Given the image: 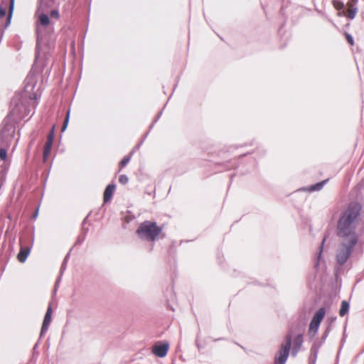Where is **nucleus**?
Returning <instances> with one entry per match:
<instances>
[{"label": "nucleus", "mask_w": 364, "mask_h": 364, "mask_svg": "<svg viewBox=\"0 0 364 364\" xmlns=\"http://www.w3.org/2000/svg\"><path fill=\"white\" fill-rule=\"evenodd\" d=\"M362 211L361 205L352 201L341 213L337 222V235L343 239L353 238L356 235L355 230L359 224Z\"/></svg>", "instance_id": "obj_1"}, {"label": "nucleus", "mask_w": 364, "mask_h": 364, "mask_svg": "<svg viewBox=\"0 0 364 364\" xmlns=\"http://www.w3.org/2000/svg\"><path fill=\"white\" fill-rule=\"evenodd\" d=\"M36 35L35 57L36 60H38L41 54L46 55L54 48L55 42L54 27L46 28V29L36 28Z\"/></svg>", "instance_id": "obj_2"}, {"label": "nucleus", "mask_w": 364, "mask_h": 364, "mask_svg": "<svg viewBox=\"0 0 364 364\" xmlns=\"http://www.w3.org/2000/svg\"><path fill=\"white\" fill-rule=\"evenodd\" d=\"M162 232V228L157 225L156 222L145 220L141 223L136 230L139 237L145 241H155Z\"/></svg>", "instance_id": "obj_3"}, {"label": "nucleus", "mask_w": 364, "mask_h": 364, "mask_svg": "<svg viewBox=\"0 0 364 364\" xmlns=\"http://www.w3.org/2000/svg\"><path fill=\"white\" fill-rule=\"evenodd\" d=\"M358 237L343 239L336 253V262L340 265H344L350 257L355 246L358 243Z\"/></svg>", "instance_id": "obj_4"}, {"label": "nucleus", "mask_w": 364, "mask_h": 364, "mask_svg": "<svg viewBox=\"0 0 364 364\" xmlns=\"http://www.w3.org/2000/svg\"><path fill=\"white\" fill-rule=\"evenodd\" d=\"M14 9V0L3 1L0 5V38L3 37L5 29L11 24Z\"/></svg>", "instance_id": "obj_5"}, {"label": "nucleus", "mask_w": 364, "mask_h": 364, "mask_svg": "<svg viewBox=\"0 0 364 364\" xmlns=\"http://www.w3.org/2000/svg\"><path fill=\"white\" fill-rule=\"evenodd\" d=\"M285 342L282 343L279 352L274 356V364H285L291 349L292 336L289 332L285 336Z\"/></svg>", "instance_id": "obj_6"}, {"label": "nucleus", "mask_w": 364, "mask_h": 364, "mask_svg": "<svg viewBox=\"0 0 364 364\" xmlns=\"http://www.w3.org/2000/svg\"><path fill=\"white\" fill-rule=\"evenodd\" d=\"M23 102L18 97H14L11 102V110L5 119L6 122L9 118H12L14 121H18L23 119Z\"/></svg>", "instance_id": "obj_7"}, {"label": "nucleus", "mask_w": 364, "mask_h": 364, "mask_svg": "<svg viewBox=\"0 0 364 364\" xmlns=\"http://www.w3.org/2000/svg\"><path fill=\"white\" fill-rule=\"evenodd\" d=\"M326 314V309L321 307L318 309L314 314L309 325L308 334L311 339H312L318 332L320 324Z\"/></svg>", "instance_id": "obj_8"}, {"label": "nucleus", "mask_w": 364, "mask_h": 364, "mask_svg": "<svg viewBox=\"0 0 364 364\" xmlns=\"http://www.w3.org/2000/svg\"><path fill=\"white\" fill-rule=\"evenodd\" d=\"M3 124L4 126L0 132V148H8L9 142L14 134L15 128L9 122H6V119L4 120Z\"/></svg>", "instance_id": "obj_9"}, {"label": "nucleus", "mask_w": 364, "mask_h": 364, "mask_svg": "<svg viewBox=\"0 0 364 364\" xmlns=\"http://www.w3.org/2000/svg\"><path fill=\"white\" fill-rule=\"evenodd\" d=\"M169 343L168 342H157L152 347V353L159 358H164L168 351Z\"/></svg>", "instance_id": "obj_10"}, {"label": "nucleus", "mask_w": 364, "mask_h": 364, "mask_svg": "<svg viewBox=\"0 0 364 364\" xmlns=\"http://www.w3.org/2000/svg\"><path fill=\"white\" fill-rule=\"evenodd\" d=\"M51 319H52V307H51V305H49L47 309V311H46V313L44 316L43 321V324L41 326V333H40V338L44 335V333H46L48 331L49 325L51 322Z\"/></svg>", "instance_id": "obj_11"}, {"label": "nucleus", "mask_w": 364, "mask_h": 364, "mask_svg": "<svg viewBox=\"0 0 364 364\" xmlns=\"http://www.w3.org/2000/svg\"><path fill=\"white\" fill-rule=\"evenodd\" d=\"M304 343L303 335L299 333L293 341V348L291 351V355L293 357L296 356L297 353L300 350Z\"/></svg>", "instance_id": "obj_12"}, {"label": "nucleus", "mask_w": 364, "mask_h": 364, "mask_svg": "<svg viewBox=\"0 0 364 364\" xmlns=\"http://www.w3.org/2000/svg\"><path fill=\"white\" fill-rule=\"evenodd\" d=\"M31 250V246H23L21 245L20 251L17 255V258L18 261L21 263H23L26 262L28 256L29 255Z\"/></svg>", "instance_id": "obj_13"}, {"label": "nucleus", "mask_w": 364, "mask_h": 364, "mask_svg": "<svg viewBox=\"0 0 364 364\" xmlns=\"http://www.w3.org/2000/svg\"><path fill=\"white\" fill-rule=\"evenodd\" d=\"M116 188L114 183H109L105 188L104 192V202L107 203L109 201L113 196L114 191Z\"/></svg>", "instance_id": "obj_14"}, {"label": "nucleus", "mask_w": 364, "mask_h": 364, "mask_svg": "<svg viewBox=\"0 0 364 364\" xmlns=\"http://www.w3.org/2000/svg\"><path fill=\"white\" fill-rule=\"evenodd\" d=\"M39 21L40 24L36 28H44V29H46V28L54 27L53 25L50 24L49 16L46 14H41L39 16Z\"/></svg>", "instance_id": "obj_15"}, {"label": "nucleus", "mask_w": 364, "mask_h": 364, "mask_svg": "<svg viewBox=\"0 0 364 364\" xmlns=\"http://www.w3.org/2000/svg\"><path fill=\"white\" fill-rule=\"evenodd\" d=\"M357 2L358 0H350V2L348 3L351 9L349 11L348 14H347V17L351 20L355 17L356 14L358 12V8L356 6H353L357 4Z\"/></svg>", "instance_id": "obj_16"}, {"label": "nucleus", "mask_w": 364, "mask_h": 364, "mask_svg": "<svg viewBox=\"0 0 364 364\" xmlns=\"http://www.w3.org/2000/svg\"><path fill=\"white\" fill-rule=\"evenodd\" d=\"M69 257H70V252H68L66 255V256L65 257L63 262L61 264L60 270V276L57 279L55 285V291H56L57 286L60 281L61 275H62L63 272L65 271V269H66V265H67V262H68V259Z\"/></svg>", "instance_id": "obj_17"}, {"label": "nucleus", "mask_w": 364, "mask_h": 364, "mask_svg": "<svg viewBox=\"0 0 364 364\" xmlns=\"http://www.w3.org/2000/svg\"><path fill=\"white\" fill-rule=\"evenodd\" d=\"M328 179L323 180L315 184L311 185L307 189L310 192L317 191L322 189L323 186L328 182Z\"/></svg>", "instance_id": "obj_18"}, {"label": "nucleus", "mask_w": 364, "mask_h": 364, "mask_svg": "<svg viewBox=\"0 0 364 364\" xmlns=\"http://www.w3.org/2000/svg\"><path fill=\"white\" fill-rule=\"evenodd\" d=\"M350 309V304L348 301L343 300L341 302V308L339 310V315L341 316H344L346 314H347L349 311Z\"/></svg>", "instance_id": "obj_19"}, {"label": "nucleus", "mask_w": 364, "mask_h": 364, "mask_svg": "<svg viewBox=\"0 0 364 364\" xmlns=\"http://www.w3.org/2000/svg\"><path fill=\"white\" fill-rule=\"evenodd\" d=\"M310 351L311 355L309 357V364H316L319 350H317V348L311 347Z\"/></svg>", "instance_id": "obj_20"}, {"label": "nucleus", "mask_w": 364, "mask_h": 364, "mask_svg": "<svg viewBox=\"0 0 364 364\" xmlns=\"http://www.w3.org/2000/svg\"><path fill=\"white\" fill-rule=\"evenodd\" d=\"M53 143L50 141H46L43 148V160L46 161L47 158L50 154V151L52 149Z\"/></svg>", "instance_id": "obj_21"}, {"label": "nucleus", "mask_w": 364, "mask_h": 364, "mask_svg": "<svg viewBox=\"0 0 364 364\" xmlns=\"http://www.w3.org/2000/svg\"><path fill=\"white\" fill-rule=\"evenodd\" d=\"M326 237H324L323 238V240H322V242H321L320 246H319V251L318 252L317 259H316V261L315 262V266L316 267L319 265V260H320V259L321 257V255H322V252H323V245H324V243L326 242Z\"/></svg>", "instance_id": "obj_22"}, {"label": "nucleus", "mask_w": 364, "mask_h": 364, "mask_svg": "<svg viewBox=\"0 0 364 364\" xmlns=\"http://www.w3.org/2000/svg\"><path fill=\"white\" fill-rule=\"evenodd\" d=\"M88 231L89 228H86L85 232L82 231V233L78 236L75 245H81L85 241Z\"/></svg>", "instance_id": "obj_23"}, {"label": "nucleus", "mask_w": 364, "mask_h": 364, "mask_svg": "<svg viewBox=\"0 0 364 364\" xmlns=\"http://www.w3.org/2000/svg\"><path fill=\"white\" fill-rule=\"evenodd\" d=\"M132 155L126 156H124L122 161L119 162V171L122 170L124 166L127 165V164L131 160Z\"/></svg>", "instance_id": "obj_24"}, {"label": "nucleus", "mask_w": 364, "mask_h": 364, "mask_svg": "<svg viewBox=\"0 0 364 364\" xmlns=\"http://www.w3.org/2000/svg\"><path fill=\"white\" fill-rule=\"evenodd\" d=\"M332 4L334 8L338 11L343 9L345 6L343 2L340 0H333Z\"/></svg>", "instance_id": "obj_25"}, {"label": "nucleus", "mask_w": 364, "mask_h": 364, "mask_svg": "<svg viewBox=\"0 0 364 364\" xmlns=\"http://www.w3.org/2000/svg\"><path fill=\"white\" fill-rule=\"evenodd\" d=\"M54 3V0H40L39 4L40 6L43 7H50Z\"/></svg>", "instance_id": "obj_26"}, {"label": "nucleus", "mask_w": 364, "mask_h": 364, "mask_svg": "<svg viewBox=\"0 0 364 364\" xmlns=\"http://www.w3.org/2000/svg\"><path fill=\"white\" fill-rule=\"evenodd\" d=\"M69 119H70V109L67 112L65 118L64 119L63 124L61 128L62 132H64L67 129L68 122H69Z\"/></svg>", "instance_id": "obj_27"}, {"label": "nucleus", "mask_w": 364, "mask_h": 364, "mask_svg": "<svg viewBox=\"0 0 364 364\" xmlns=\"http://www.w3.org/2000/svg\"><path fill=\"white\" fill-rule=\"evenodd\" d=\"M119 181L123 185H126L129 182V178L127 175L122 174L119 176Z\"/></svg>", "instance_id": "obj_28"}, {"label": "nucleus", "mask_w": 364, "mask_h": 364, "mask_svg": "<svg viewBox=\"0 0 364 364\" xmlns=\"http://www.w3.org/2000/svg\"><path fill=\"white\" fill-rule=\"evenodd\" d=\"M6 149L7 148H5V147L0 148V159L3 161H4L7 156Z\"/></svg>", "instance_id": "obj_29"}, {"label": "nucleus", "mask_w": 364, "mask_h": 364, "mask_svg": "<svg viewBox=\"0 0 364 364\" xmlns=\"http://www.w3.org/2000/svg\"><path fill=\"white\" fill-rule=\"evenodd\" d=\"M162 112H163V110H161V111L158 113V114H157L156 117L155 118V119L154 120V122L151 123V124L149 126V132L153 129V127H154V126L155 123H156V122L159 119V118L161 117V114H162Z\"/></svg>", "instance_id": "obj_30"}, {"label": "nucleus", "mask_w": 364, "mask_h": 364, "mask_svg": "<svg viewBox=\"0 0 364 364\" xmlns=\"http://www.w3.org/2000/svg\"><path fill=\"white\" fill-rule=\"evenodd\" d=\"M149 131H148V132L145 134V135H144V136L143 139L141 141V142H140L138 145H136V146H135V148L134 149V150L131 152V154H130L131 155H132V154H134V152L135 151V150H136V149H139V147L141 146V144H143L144 141V140H145V139L147 137V136L149 135Z\"/></svg>", "instance_id": "obj_31"}, {"label": "nucleus", "mask_w": 364, "mask_h": 364, "mask_svg": "<svg viewBox=\"0 0 364 364\" xmlns=\"http://www.w3.org/2000/svg\"><path fill=\"white\" fill-rule=\"evenodd\" d=\"M23 119L27 117L30 114V108L23 102Z\"/></svg>", "instance_id": "obj_32"}, {"label": "nucleus", "mask_w": 364, "mask_h": 364, "mask_svg": "<svg viewBox=\"0 0 364 364\" xmlns=\"http://www.w3.org/2000/svg\"><path fill=\"white\" fill-rule=\"evenodd\" d=\"M345 36L346 38L348 43L350 45L353 46L354 44V40H353V37L352 36V35L348 33H345Z\"/></svg>", "instance_id": "obj_33"}, {"label": "nucleus", "mask_w": 364, "mask_h": 364, "mask_svg": "<svg viewBox=\"0 0 364 364\" xmlns=\"http://www.w3.org/2000/svg\"><path fill=\"white\" fill-rule=\"evenodd\" d=\"M336 321V316H328L326 319L325 323H331V324H335V322Z\"/></svg>", "instance_id": "obj_34"}, {"label": "nucleus", "mask_w": 364, "mask_h": 364, "mask_svg": "<svg viewBox=\"0 0 364 364\" xmlns=\"http://www.w3.org/2000/svg\"><path fill=\"white\" fill-rule=\"evenodd\" d=\"M50 16L51 18H58L60 17V14H59L58 10H57V9L52 10L50 14Z\"/></svg>", "instance_id": "obj_35"}, {"label": "nucleus", "mask_w": 364, "mask_h": 364, "mask_svg": "<svg viewBox=\"0 0 364 364\" xmlns=\"http://www.w3.org/2000/svg\"><path fill=\"white\" fill-rule=\"evenodd\" d=\"M324 343L322 342L321 341H316L313 345L311 346V347H315V348H317V350H319L320 348L323 346Z\"/></svg>", "instance_id": "obj_36"}, {"label": "nucleus", "mask_w": 364, "mask_h": 364, "mask_svg": "<svg viewBox=\"0 0 364 364\" xmlns=\"http://www.w3.org/2000/svg\"><path fill=\"white\" fill-rule=\"evenodd\" d=\"M90 215V213L85 217V218L83 220L82 223V232H85V230H86V227H85V225L87 224V218L89 217V215ZM87 228H88L87 227Z\"/></svg>", "instance_id": "obj_37"}, {"label": "nucleus", "mask_w": 364, "mask_h": 364, "mask_svg": "<svg viewBox=\"0 0 364 364\" xmlns=\"http://www.w3.org/2000/svg\"><path fill=\"white\" fill-rule=\"evenodd\" d=\"M325 330L326 331L330 333L331 331V330L333 329L334 325L333 324H331V323H325Z\"/></svg>", "instance_id": "obj_38"}, {"label": "nucleus", "mask_w": 364, "mask_h": 364, "mask_svg": "<svg viewBox=\"0 0 364 364\" xmlns=\"http://www.w3.org/2000/svg\"><path fill=\"white\" fill-rule=\"evenodd\" d=\"M330 333L324 331L322 336H321V340L322 342L325 343L326 338H328V335H329Z\"/></svg>", "instance_id": "obj_39"}, {"label": "nucleus", "mask_w": 364, "mask_h": 364, "mask_svg": "<svg viewBox=\"0 0 364 364\" xmlns=\"http://www.w3.org/2000/svg\"><path fill=\"white\" fill-rule=\"evenodd\" d=\"M55 136L51 134H48L47 136V141H50L51 143H53Z\"/></svg>", "instance_id": "obj_40"}, {"label": "nucleus", "mask_w": 364, "mask_h": 364, "mask_svg": "<svg viewBox=\"0 0 364 364\" xmlns=\"http://www.w3.org/2000/svg\"><path fill=\"white\" fill-rule=\"evenodd\" d=\"M38 210H39V205L38 206V208H36V211L34 212V213L32 215V218L33 219H36L37 218L38 215Z\"/></svg>", "instance_id": "obj_41"}, {"label": "nucleus", "mask_w": 364, "mask_h": 364, "mask_svg": "<svg viewBox=\"0 0 364 364\" xmlns=\"http://www.w3.org/2000/svg\"><path fill=\"white\" fill-rule=\"evenodd\" d=\"M48 134H51L55 136V126H53V127L50 129Z\"/></svg>", "instance_id": "obj_42"}, {"label": "nucleus", "mask_w": 364, "mask_h": 364, "mask_svg": "<svg viewBox=\"0 0 364 364\" xmlns=\"http://www.w3.org/2000/svg\"><path fill=\"white\" fill-rule=\"evenodd\" d=\"M342 347H343V346L341 345V347H340V349L338 350V352L337 353V355H336V364L338 362V358H339V355H340V353H341Z\"/></svg>", "instance_id": "obj_43"}, {"label": "nucleus", "mask_w": 364, "mask_h": 364, "mask_svg": "<svg viewBox=\"0 0 364 364\" xmlns=\"http://www.w3.org/2000/svg\"><path fill=\"white\" fill-rule=\"evenodd\" d=\"M37 98V95L36 93H33L30 95L31 100H36Z\"/></svg>", "instance_id": "obj_44"}, {"label": "nucleus", "mask_w": 364, "mask_h": 364, "mask_svg": "<svg viewBox=\"0 0 364 364\" xmlns=\"http://www.w3.org/2000/svg\"><path fill=\"white\" fill-rule=\"evenodd\" d=\"M196 346H197L198 349H200L201 348L200 343L198 341V340L196 341Z\"/></svg>", "instance_id": "obj_45"}, {"label": "nucleus", "mask_w": 364, "mask_h": 364, "mask_svg": "<svg viewBox=\"0 0 364 364\" xmlns=\"http://www.w3.org/2000/svg\"><path fill=\"white\" fill-rule=\"evenodd\" d=\"M38 343H36V345L34 346V347H33V349H34V350L38 347Z\"/></svg>", "instance_id": "obj_46"}, {"label": "nucleus", "mask_w": 364, "mask_h": 364, "mask_svg": "<svg viewBox=\"0 0 364 364\" xmlns=\"http://www.w3.org/2000/svg\"><path fill=\"white\" fill-rule=\"evenodd\" d=\"M247 154H244L243 155H241L240 157H242L244 156H246Z\"/></svg>", "instance_id": "obj_47"}]
</instances>
